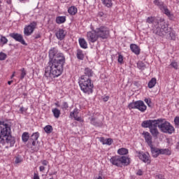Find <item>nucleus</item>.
<instances>
[{"mask_svg": "<svg viewBox=\"0 0 179 179\" xmlns=\"http://www.w3.org/2000/svg\"><path fill=\"white\" fill-rule=\"evenodd\" d=\"M50 61L45 68V76L47 78H58L64 71L65 57L62 53H57L55 48L49 51Z\"/></svg>", "mask_w": 179, "mask_h": 179, "instance_id": "f257e3e1", "label": "nucleus"}, {"mask_svg": "<svg viewBox=\"0 0 179 179\" xmlns=\"http://www.w3.org/2000/svg\"><path fill=\"white\" fill-rule=\"evenodd\" d=\"M153 33L160 37H166L167 40H176V34L171 28L169 27L166 21L163 19L158 20L153 28Z\"/></svg>", "mask_w": 179, "mask_h": 179, "instance_id": "f03ea898", "label": "nucleus"}, {"mask_svg": "<svg viewBox=\"0 0 179 179\" xmlns=\"http://www.w3.org/2000/svg\"><path fill=\"white\" fill-rule=\"evenodd\" d=\"M15 137L10 135V127L4 122H0V145L7 143L10 147L14 146Z\"/></svg>", "mask_w": 179, "mask_h": 179, "instance_id": "7ed1b4c3", "label": "nucleus"}, {"mask_svg": "<svg viewBox=\"0 0 179 179\" xmlns=\"http://www.w3.org/2000/svg\"><path fill=\"white\" fill-rule=\"evenodd\" d=\"M78 83L84 93H87V94L93 93V84H92V80L87 76H82Z\"/></svg>", "mask_w": 179, "mask_h": 179, "instance_id": "20e7f679", "label": "nucleus"}, {"mask_svg": "<svg viewBox=\"0 0 179 179\" xmlns=\"http://www.w3.org/2000/svg\"><path fill=\"white\" fill-rule=\"evenodd\" d=\"M158 128L164 134H173L174 132V127L171 126L170 122L164 120V119H158Z\"/></svg>", "mask_w": 179, "mask_h": 179, "instance_id": "39448f33", "label": "nucleus"}, {"mask_svg": "<svg viewBox=\"0 0 179 179\" xmlns=\"http://www.w3.org/2000/svg\"><path fill=\"white\" fill-rule=\"evenodd\" d=\"M110 162L113 166L122 167V164L124 166L129 164V158L125 156H115L110 159Z\"/></svg>", "mask_w": 179, "mask_h": 179, "instance_id": "423d86ee", "label": "nucleus"}, {"mask_svg": "<svg viewBox=\"0 0 179 179\" xmlns=\"http://www.w3.org/2000/svg\"><path fill=\"white\" fill-rule=\"evenodd\" d=\"M150 148L151 150L152 157H158L159 155H171V151H170V150L167 148L160 149L156 147H153V145H151Z\"/></svg>", "mask_w": 179, "mask_h": 179, "instance_id": "0eeeda50", "label": "nucleus"}, {"mask_svg": "<svg viewBox=\"0 0 179 179\" xmlns=\"http://www.w3.org/2000/svg\"><path fill=\"white\" fill-rule=\"evenodd\" d=\"M37 27V22L34 21L31 22L29 25L26 26L24 29V36H31L33 34V31Z\"/></svg>", "mask_w": 179, "mask_h": 179, "instance_id": "6e6552de", "label": "nucleus"}, {"mask_svg": "<svg viewBox=\"0 0 179 179\" xmlns=\"http://www.w3.org/2000/svg\"><path fill=\"white\" fill-rule=\"evenodd\" d=\"M154 3L157 5V6H159V9L165 14L166 16L170 17L171 16V13H170V10H169V8H167V6L164 5V2H162L159 0L154 1Z\"/></svg>", "mask_w": 179, "mask_h": 179, "instance_id": "1a4fd4ad", "label": "nucleus"}, {"mask_svg": "<svg viewBox=\"0 0 179 179\" xmlns=\"http://www.w3.org/2000/svg\"><path fill=\"white\" fill-rule=\"evenodd\" d=\"M96 34L101 38H107L110 36V31L108 28L104 27H101L100 28L96 29Z\"/></svg>", "mask_w": 179, "mask_h": 179, "instance_id": "9d476101", "label": "nucleus"}, {"mask_svg": "<svg viewBox=\"0 0 179 179\" xmlns=\"http://www.w3.org/2000/svg\"><path fill=\"white\" fill-rule=\"evenodd\" d=\"M88 41L90 43H96L99 38V34H97V29L95 31H90L87 34Z\"/></svg>", "mask_w": 179, "mask_h": 179, "instance_id": "9b49d317", "label": "nucleus"}, {"mask_svg": "<svg viewBox=\"0 0 179 179\" xmlns=\"http://www.w3.org/2000/svg\"><path fill=\"white\" fill-rule=\"evenodd\" d=\"M10 37L15 40V41H18V43H21L23 45H27V43L23 39V36L20 34L11 33L9 34Z\"/></svg>", "mask_w": 179, "mask_h": 179, "instance_id": "f8f14e48", "label": "nucleus"}, {"mask_svg": "<svg viewBox=\"0 0 179 179\" xmlns=\"http://www.w3.org/2000/svg\"><path fill=\"white\" fill-rule=\"evenodd\" d=\"M138 157H139L140 160H142L143 163H147V164H150L152 162L149 153L145 154L143 152H138Z\"/></svg>", "mask_w": 179, "mask_h": 179, "instance_id": "ddd939ff", "label": "nucleus"}, {"mask_svg": "<svg viewBox=\"0 0 179 179\" xmlns=\"http://www.w3.org/2000/svg\"><path fill=\"white\" fill-rule=\"evenodd\" d=\"M157 127H159L158 122H157L155 124H154L150 129V132L154 138H157V136H159V135L160 134V132H159V130L157 129Z\"/></svg>", "mask_w": 179, "mask_h": 179, "instance_id": "4468645a", "label": "nucleus"}, {"mask_svg": "<svg viewBox=\"0 0 179 179\" xmlns=\"http://www.w3.org/2000/svg\"><path fill=\"white\" fill-rule=\"evenodd\" d=\"M157 122V120H145L142 122L141 127H143V128H149V129H150V128H152Z\"/></svg>", "mask_w": 179, "mask_h": 179, "instance_id": "2eb2a0df", "label": "nucleus"}, {"mask_svg": "<svg viewBox=\"0 0 179 179\" xmlns=\"http://www.w3.org/2000/svg\"><path fill=\"white\" fill-rule=\"evenodd\" d=\"M143 135L145 138V142L148 143V146H150V148L151 146H153V142L152 141V136L150 135V134L148 131L146 132H143Z\"/></svg>", "mask_w": 179, "mask_h": 179, "instance_id": "dca6fc26", "label": "nucleus"}, {"mask_svg": "<svg viewBox=\"0 0 179 179\" xmlns=\"http://www.w3.org/2000/svg\"><path fill=\"white\" fill-rule=\"evenodd\" d=\"M136 108H137V110H139V111H141V113H145V111H146L147 107L143 101H136Z\"/></svg>", "mask_w": 179, "mask_h": 179, "instance_id": "f3484780", "label": "nucleus"}, {"mask_svg": "<svg viewBox=\"0 0 179 179\" xmlns=\"http://www.w3.org/2000/svg\"><path fill=\"white\" fill-rule=\"evenodd\" d=\"M130 48L132 52L136 54V55H139L141 54V48H139V46L136 44H131L130 45Z\"/></svg>", "mask_w": 179, "mask_h": 179, "instance_id": "a211bd4d", "label": "nucleus"}, {"mask_svg": "<svg viewBox=\"0 0 179 179\" xmlns=\"http://www.w3.org/2000/svg\"><path fill=\"white\" fill-rule=\"evenodd\" d=\"M56 37L59 40H64L65 37V31L64 29H59L57 33H56Z\"/></svg>", "mask_w": 179, "mask_h": 179, "instance_id": "6ab92c4d", "label": "nucleus"}, {"mask_svg": "<svg viewBox=\"0 0 179 179\" xmlns=\"http://www.w3.org/2000/svg\"><path fill=\"white\" fill-rule=\"evenodd\" d=\"M66 21V17L65 16H59L56 18V23H57L58 24L65 23Z\"/></svg>", "mask_w": 179, "mask_h": 179, "instance_id": "aec40b11", "label": "nucleus"}, {"mask_svg": "<svg viewBox=\"0 0 179 179\" xmlns=\"http://www.w3.org/2000/svg\"><path fill=\"white\" fill-rule=\"evenodd\" d=\"M68 12L70 15H76V13H78V8L75 6H71L68 9Z\"/></svg>", "mask_w": 179, "mask_h": 179, "instance_id": "412c9836", "label": "nucleus"}, {"mask_svg": "<svg viewBox=\"0 0 179 179\" xmlns=\"http://www.w3.org/2000/svg\"><path fill=\"white\" fill-rule=\"evenodd\" d=\"M79 44L81 48H87V43L85 40V38H80L79 39Z\"/></svg>", "mask_w": 179, "mask_h": 179, "instance_id": "4be33fe9", "label": "nucleus"}, {"mask_svg": "<svg viewBox=\"0 0 179 179\" xmlns=\"http://www.w3.org/2000/svg\"><path fill=\"white\" fill-rule=\"evenodd\" d=\"M52 112L55 118H59V115H61V110H59V109L55 108L52 109Z\"/></svg>", "mask_w": 179, "mask_h": 179, "instance_id": "5701e85b", "label": "nucleus"}, {"mask_svg": "<svg viewBox=\"0 0 179 179\" xmlns=\"http://www.w3.org/2000/svg\"><path fill=\"white\" fill-rule=\"evenodd\" d=\"M156 82H157L156 78H152L148 83V87L150 89L155 87V86L156 85Z\"/></svg>", "mask_w": 179, "mask_h": 179, "instance_id": "b1692460", "label": "nucleus"}, {"mask_svg": "<svg viewBox=\"0 0 179 179\" xmlns=\"http://www.w3.org/2000/svg\"><path fill=\"white\" fill-rule=\"evenodd\" d=\"M76 111H78V109H75L73 113H70V115L71 117H73L76 121H80L81 118L80 117L78 116V115H76Z\"/></svg>", "mask_w": 179, "mask_h": 179, "instance_id": "393cba45", "label": "nucleus"}, {"mask_svg": "<svg viewBox=\"0 0 179 179\" xmlns=\"http://www.w3.org/2000/svg\"><path fill=\"white\" fill-rule=\"evenodd\" d=\"M102 2L107 8H111L113 6V1L111 0H102Z\"/></svg>", "mask_w": 179, "mask_h": 179, "instance_id": "a878e982", "label": "nucleus"}, {"mask_svg": "<svg viewBox=\"0 0 179 179\" xmlns=\"http://www.w3.org/2000/svg\"><path fill=\"white\" fill-rule=\"evenodd\" d=\"M158 21L159 20H156L153 17H148L146 20L147 23H149V24L153 23L154 26H155L156 22H158Z\"/></svg>", "mask_w": 179, "mask_h": 179, "instance_id": "bb28decb", "label": "nucleus"}, {"mask_svg": "<svg viewBox=\"0 0 179 179\" xmlns=\"http://www.w3.org/2000/svg\"><path fill=\"white\" fill-rule=\"evenodd\" d=\"M85 74L87 78H90V76H93V71H92V69L87 68L85 70Z\"/></svg>", "mask_w": 179, "mask_h": 179, "instance_id": "cd10ccee", "label": "nucleus"}, {"mask_svg": "<svg viewBox=\"0 0 179 179\" xmlns=\"http://www.w3.org/2000/svg\"><path fill=\"white\" fill-rule=\"evenodd\" d=\"M38 136L39 135L38 132L34 133L29 139V142H31V141H37V139H38Z\"/></svg>", "mask_w": 179, "mask_h": 179, "instance_id": "c85d7f7f", "label": "nucleus"}, {"mask_svg": "<svg viewBox=\"0 0 179 179\" xmlns=\"http://www.w3.org/2000/svg\"><path fill=\"white\" fill-rule=\"evenodd\" d=\"M117 153L124 156V155H128V150L126 148H120L117 150Z\"/></svg>", "mask_w": 179, "mask_h": 179, "instance_id": "c756f323", "label": "nucleus"}, {"mask_svg": "<svg viewBox=\"0 0 179 179\" xmlns=\"http://www.w3.org/2000/svg\"><path fill=\"white\" fill-rule=\"evenodd\" d=\"M52 126L51 125H47L44 127V131L46 134H51V132H52Z\"/></svg>", "mask_w": 179, "mask_h": 179, "instance_id": "7c9ffc66", "label": "nucleus"}, {"mask_svg": "<svg viewBox=\"0 0 179 179\" xmlns=\"http://www.w3.org/2000/svg\"><path fill=\"white\" fill-rule=\"evenodd\" d=\"M146 65H145V63H143V62H138L137 63V68H138V69H145Z\"/></svg>", "mask_w": 179, "mask_h": 179, "instance_id": "2f4dec72", "label": "nucleus"}, {"mask_svg": "<svg viewBox=\"0 0 179 179\" xmlns=\"http://www.w3.org/2000/svg\"><path fill=\"white\" fill-rule=\"evenodd\" d=\"M22 138L23 142H27V141H29V133L24 132L22 134Z\"/></svg>", "mask_w": 179, "mask_h": 179, "instance_id": "473e14b6", "label": "nucleus"}, {"mask_svg": "<svg viewBox=\"0 0 179 179\" xmlns=\"http://www.w3.org/2000/svg\"><path fill=\"white\" fill-rule=\"evenodd\" d=\"M77 58L78 59H83V58H85V56L83 55V53L82 52L81 50H78L77 52Z\"/></svg>", "mask_w": 179, "mask_h": 179, "instance_id": "72a5a7b5", "label": "nucleus"}, {"mask_svg": "<svg viewBox=\"0 0 179 179\" xmlns=\"http://www.w3.org/2000/svg\"><path fill=\"white\" fill-rule=\"evenodd\" d=\"M128 108H129V110L136 108V101L130 103L128 106Z\"/></svg>", "mask_w": 179, "mask_h": 179, "instance_id": "f704fd0d", "label": "nucleus"}, {"mask_svg": "<svg viewBox=\"0 0 179 179\" xmlns=\"http://www.w3.org/2000/svg\"><path fill=\"white\" fill-rule=\"evenodd\" d=\"M61 108L63 110H68V103L67 102H63L62 104L60 106Z\"/></svg>", "mask_w": 179, "mask_h": 179, "instance_id": "c9c22d12", "label": "nucleus"}, {"mask_svg": "<svg viewBox=\"0 0 179 179\" xmlns=\"http://www.w3.org/2000/svg\"><path fill=\"white\" fill-rule=\"evenodd\" d=\"M6 54L0 52V61H5L6 59Z\"/></svg>", "mask_w": 179, "mask_h": 179, "instance_id": "e433bc0d", "label": "nucleus"}, {"mask_svg": "<svg viewBox=\"0 0 179 179\" xmlns=\"http://www.w3.org/2000/svg\"><path fill=\"white\" fill-rule=\"evenodd\" d=\"M26 76V70H24V68L21 69V77L20 79H24Z\"/></svg>", "mask_w": 179, "mask_h": 179, "instance_id": "4c0bfd02", "label": "nucleus"}, {"mask_svg": "<svg viewBox=\"0 0 179 179\" xmlns=\"http://www.w3.org/2000/svg\"><path fill=\"white\" fill-rule=\"evenodd\" d=\"M170 66H172V68H174V69H178V64L176 62H171Z\"/></svg>", "mask_w": 179, "mask_h": 179, "instance_id": "58836bf2", "label": "nucleus"}, {"mask_svg": "<svg viewBox=\"0 0 179 179\" xmlns=\"http://www.w3.org/2000/svg\"><path fill=\"white\" fill-rule=\"evenodd\" d=\"M174 122L176 128H179V117H176L174 119Z\"/></svg>", "mask_w": 179, "mask_h": 179, "instance_id": "ea45409f", "label": "nucleus"}, {"mask_svg": "<svg viewBox=\"0 0 179 179\" xmlns=\"http://www.w3.org/2000/svg\"><path fill=\"white\" fill-rule=\"evenodd\" d=\"M0 41L1 43H3V44H6V43H8V39L4 36H1Z\"/></svg>", "mask_w": 179, "mask_h": 179, "instance_id": "a19ab883", "label": "nucleus"}, {"mask_svg": "<svg viewBox=\"0 0 179 179\" xmlns=\"http://www.w3.org/2000/svg\"><path fill=\"white\" fill-rule=\"evenodd\" d=\"M111 143H113V139L111 138H107L106 139V143H105V145H111Z\"/></svg>", "mask_w": 179, "mask_h": 179, "instance_id": "79ce46f5", "label": "nucleus"}, {"mask_svg": "<svg viewBox=\"0 0 179 179\" xmlns=\"http://www.w3.org/2000/svg\"><path fill=\"white\" fill-rule=\"evenodd\" d=\"M118 62L120 64H122L123 61H124V57H122V55H120L118 56V59H117Z\"/></svg>", "mask_w": 179, "mask_h": 179, "instance_id": "37998d69", "label": "nucleus"}, {"mask_svg": "<svg viewBox=\"0 0 179 179\" xmlns=\"http://www.w3.org/2000/svg\"><path fill=\"white\" fill-rule=\"evenodd\" d=\"M145 102L148 104V107H152V101L149 99H145Z\"/></svg>", "mask_w": 179, "mask_h": 179, "instance_id": "c03bdc74", "label": "nucleus"}, {"mask_svg": "<svg viewBox=\"0 0 179 179\" xmlns=\"http://www.w3.org/2000/svg\"><path fill=\"white\" fill-rule=\"evenodd\" d=\"M99 141L103 143V145H106V139H104V137H100Z\"/></svg>", "mask_w": 179, "mask_h": 179, "instance_id": "a18cd8bd", "label": "nucleus"}, {"mask_svg": "<svg viewBox=\"0 0 179 179\" xmlns=\"http://www.w3.org/2000/svg\"><path fill=\"white\" fill-rule=\"evenodd\" d=\"M136 176H143V171L139 169L136 173Z\"/></svg>", "mask_w": 179, "mask_h": 179, "instance_id": "49530a36", "label": "nucleus"}, {"mask_svg": "<svg viewBox=\"0 0 179 179\" xmlns=\"http://www.w3.org/2000/svg\"><path fill=\"white\" fill-rule=\"evenodd\" d=\"M15 163H22V159H20V158L19 157H16L15 159Z\"/></svg>", "mask_w": 179, "mask_h": 179, "instance_id": "de8ad7c7", "label": "nucleus"}, {"mask_svg": "<svg viewBox=\"0 0 179 179\" xmlns=\"http://www.w3.org/2000/svg\"><path fill=\"white\" fill-rule=\"evenodd\" d=\"M94 125H95V127H102L103 124L94 122Z\"/></svg>", "mask_w": 179, "mask_h": 179, "instance_id": "09e8293b", "label": "nucleus"}, {"mask_svg": "<svg viewBox=\"0 0 179 179\" xmlns=\"http://www.w3.org/2000/svg\"><path fill=\"white\" fill-rule=\"evenodd\" d=\"M110 99V96H106V97L103 98V101H108V99Z\"/></svg>", "mask_w": 179, "mask_h": 179, "instance_id": "8fccbe9b", "label": "nucleus"}, {"mask_svg": "<svg viewBox=\"0 0 179 179\" xmlns=\"http://www.w3.org/2000/svg\"><path fill=\"white\" fill-rule=\"evenodd\" d=\"M42 164L43 166H47V164H48V162H47L46 160H43L42 161Z\"/></svg>", "mask_w": 179, "mask_h": 179, "instance_id": "3c124183", "label": "nucleus"}, {"mask_svg": "<svg viewBox=\"0 0 179 179\" xmlns=\"http://www.w3.org/2000/svg\"><path fill=\"white\" fill-rule=\"evenodd\" d=\"M39 170L40 171H44V170H45V167H44V166H41Z\"/></svg>", "mask_w": 179, "mask_h": 179, "instance_id": "603ef678", "label": "nucleus"}, {"mask_svg": "<svg viewBox=\"0 0 179 179\" xmlns=\"http://www.w3.org/2000/svg\"><path fill=\"white\" fill-rule=\"evenodd\" d=\"M29 142L32 143V146H36V141L32 140L31 141H29Z\"/></svg>", "mask_w": 179, "mask_h": 179, "instance_id": "864d4df0", "label": "nucleus"}, {"mask_svg": "<svg viewBox=\"0 0 179 179\" xmlns=\"http://www.w3.org/2000/svg\"><path fill=\"white\" fill-rule=\"evenodd\" d=\"M40 37H41L40 34H38L34 36V38H36V39L40 38Z\"/></svg>", "mask_w": 179, "mask_h": 179, "instance_id": "5fc2aeb1", "label": "nucleus"}, {"mask_svg": "<svg viewBox=\"0 0 179 179\" xmlns=\"http://www.w3.org/2000/svg\"><path fill=\"white\" fill-rule=\"evenodd\" d=\"M20 111H21V113H24V111H26V109H24L23 107H21Z\"/></svg>", "mask_w": 179, "mask_h": 179, "instance_id": "6e6d98bb", "label": "nucleus"}, {"mask_svg": "<svg viewBox=\"0 0 179 179\" xmlns=\"http://www.w3.org/2000/svg\"><path fill=\"white\" fill-rule=\"evenodd\" d=\"M157 177L159 178V179H163V175H157Z\"/></svg>", "mask_w": 179, "mask_h": 179, "instance_id": "4d7b16f0", "label": "nucleus"}, {"mask_svg": "<svg viewBox=\"0 0 179 179\" xmlns=\"http://www.w3.org/2000/svg\"><path fill=\"white\" fill-rule=\"evenodd\" d=\"M34 179H40L37 174H34Z\"/></svg>", "mask_w": 179, "mask_h": 179, "instance_id": "13d9d810", "label": "nucleus"}, {"mask_svg": "<svg viewBox=\"0 0 179 179\" xmlns=\"http://www.w3.org/2000/svg\"><path fill=\"white\" fill-rule=\"evenodd\" d=\"M13 83V80L8 81V85H12Z\"/></svg>", "mask_w": 179, "mask_h": 179, "instance_id": "bf43d9fd", "label": "nucleus"}, {"mask_svg": "<svg viewBox=\"0 0 179 179\" xmlns=\"http://www.w3.org/2000/svg\"><path fill=\"white\" fill-rule=\"evenodd\" d=\"M55 106H56L57 107H61V106H60L59 104H58V103H55Z\"/></svg>", "mask_w": 179, "mask_h": 179, "instance_id": "052dcab7", "label": "nucleus"}, {"mask_svg": "<svg viewBox=\"0 0 179 179\" xmlns=\"http://www.w3.org/2000/svg\"><path fill=\"white\" fill-rule=\"evenodd\" d=\"M15 72H14V73H13V75L11 76V78L15 76Z\"/></svg>", "mask_w": 179, "mask_h": 179, "instance_id": "680f3d73", "label": "nucleus"}, {"mask_svg": "<svg viewBox=\"0 0 179 179\" xmlns=\"http://www.w3.org/2000/svg\"><path fill=\"white\" fill-rule=\"evenodd\" d=\"M91 121H92V122H93V121H94V117H92Z\"/></svg>", "mask_w": 179, "mask_h": 179, "instance_id": "e2e57ef3", "label": "nucleus"}, {"mask_svg": "<svg viewBox=\"0 0 179 179\" xmlns=\"http://www.w3.org/2000/svg\"><path fill=\"white\" fill-rule=\"evenodd\" d=\"M79 112L78 111V109H77V111L76 112V115H78Z\"/></svg>", "mask_w": 179, "mask_h": 179, "instance_id": "0e129e2a", "label": "nucleus"}, {"mask_svg": "<svg viewBox=\"0 0 179 179\" xmlns=\"http://www.w3.org/2000/svg\"><path fill=\"white\" fill-rule=\"evenodd\" d=\"M20 1H23V0H20Z\"/></svg>", "mask_w": 179, "mask_h": 179, "instance_id": "69168bd1", "label": "nucleus"}]
</instances>
